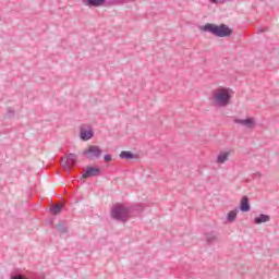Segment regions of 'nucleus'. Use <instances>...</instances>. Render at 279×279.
Wrapping results in <instances>:
<instances>
[{
  "mask_svg": "<svg viewBox=\"0 0 279 279\" xmlns=\"http://www.w3.org/2000/svg\"><path fill=\"white\" fill-rule=\"evenodd\" d=\"M233 123H236L238 125H242V128H247V130H251V128H254V119L252 118L234 119Z\"/></svg>",
  "mask_w": 279,
  "mask_h": 279,
  "instance_id": "7",
  "label": "nucleus"
},
{
  "mask_svg": "<svg viewBox=\"0 0 279 279\" xmlns=\"http://www.w3.org/2000/svg\"><path fill=\"white\" fill-rule=\"evenodd\" d=\"M275 49H278V48H272V51H274Z\"/></svg>",
  "mask_w": 279,
  "mask_h": 279,
  "instance_id": "22",
  "label": "nucleus"
},
{
  "mask_svg": "<svg viewBox=\"0 0 279 279\" xmlns=\"http://www.w3.org/2000/svg\"><path fill=\"white\" fill-rule=\"evenodd\" d=\"M228 158H230V153L229 151H222L218 155L216 162L218 165H223L228 160Z\"/></svg>",
  "mask_w": 279,
  "mask_h": 279,
  "instance_id": "12",
  "label": "nucleus"
},
{
  "mask_svg": "<svg viewBox=\"0 0 279 279\" xmlns=\"http://www.w3.org/2000/svg\"><path fill=\"white\" fill-rule=\"evenodd\" d=\"M101 154H104V150L97 145H90L83 151V156H85L87 160H99Z\"/></svg>",
  "mask_w": 279,
  "mask_h": 279,
  "instance_id": "4",
  "label": "nucleus"
},
{
  "mask_svg": "<svg viewBox=\"0 0 279 279\" xmlns=\"http://www.w3.org/2000/svg\"><path fill=\"white\" fill-rule=\"evenodd\" d=\"M130 215V208L124 205H116L111 209V217L116 221H122L125 223L128 221V216Z\"/></svg>",
  "mask_w": 279,
  "mask_h": 279,
  "instance_id": "3",
  "label": "nucleus"
},
{
  "mask_svg": "<svg viewBox=\"0 0 279 279\" xmlns=\"http://www.w3.org/2000/svg\"><path fill=\"white\" fill-rule=\"evenodd\" d=\"M66 160L63 159L61 161V165L65 169V171H69V169H73V167H75V165H77V155L70 153L66 155Z\"/></svg>",
  "mask_w": 279,
  "mask_h": 279,
  "instance_id": "5",
  "label": "nucleus"
},
{
  "mask_svg": "<svg viewBox=\"0 0 279 279\" xmlns=\"http://www.w3.org/2000/svg\"><path fill=\"white\" fill-rule=\"evenodd\" d=\"M98 175H101V169L88 166L82 178L87 180V178H98Z\"/></svg>",
  "mask_w": 279,
  "mask_h": 279,
  "instance_id": "6",
  "label": "nucleus"
},
{
  "mask_svg": "<svg viewBox=\"0 0 279 279\" xmlns=\"http://www.w3.org/2000/svg\"><path fill=\"white\" fill-rule=\"evenodd\" d=\"M271 218L269 215L260 214L259 216L255 217L254 223L256 226H260V223H267Z\"/></svg>",
  "mask_w": 279,
  "mask_h": 279,
  "instance_id": "11",
  "label": "nucleus"
},
{
  "mask_svg": "<svg viewBox=\"0 0 279 279\" xmlns=\"http://www.w3.org/2000/svg\"><path fill=\"white\" fill-rule=\"evenodd\" d=\"M104 3H106V0H83V4L87 8H100Z\"/></svg>",
  "mask_w": 279,
  "mask_h": 279,
  "instance_id": "9",
  "label": "nucleus"
},
{
  "mask_svg": "<svg viewBox=\"0 0 279 279\" xmlns=\"http://www.w3.org/2000/svg\"><path fill=\"white\" fill-rule=\"evenodd\" d=\"M236 215H239V209L229 211L227 215V221H229V223H233V221H236Z\"/></svg>",
  "mask_w": 279,
  "mask_h": 279,
  "instance_id": "14",
  "label": "nucleus"
},
{
  "mask_svg": "<svg viewBox=\"0 0 279 279\" xmlns=\"http://www.w3.org/2000/svg\"><path fill=\"white\" fill-rule=\"evenodd\" d=\"M240 210L241 213H250L251 210V207H250V198L247 196H244L242 199H241V203H240Z\"/></svg>",
  "mask_w": 279,
  "mask_h": 279,
  "instance_id": "10",
  "label": "nucleus"
},
{
  "mask_svg": "<svg viewBox=\"0 0 279 279\" xmlns=\"http://www.w3.org/2000/svg\"><path fill=\"white\" fill-rule=\"evenodd\" d=\"M201 29L202 32L213 34V36H217L218 38H229V36L232 34V28H229V26L226 24L216 25L207 23L202 26Z\"/></svg>",
  "mask_w": 279,
  "mask_h": 279,
  "instance_id": "1",
  "label": "nucleus"
},
{
  "mask_svg": "<svg viewBox=\"0 0 279 279\" xmlns=\"http://www.w3.org/2000/svg\"><path fill=\"white\" fill-rule=\"evenodd\" d=\"M56 229L58 230V232L60 234H66L68 230H66V227L64 226V223L62 222H59L57 226H56Z\"/></svg>",
  "mask_w": 279,
  "mask_h": 279,
  "instance_id": "17",
  "label": "nucleus"
},
{
  "mask_svg": "<svg viewBox=\"0 0 279 279\" xmlns=\"http://www.w3.org/2000/svg\"><path fill=\"white\" fill-rule=\"evenodd\" d=\"M62 208H63V205H60V204L54 205V206H52V207L50 208V213H51L52 215H60V213H62Z\"/></svg>",
  "mask_w": 279,
  "mask_h": 279,
  "instance_id": "16",
  "label": "nucleus"
},
{
  "mask_svg": "<svg viewBox=\"0 0 279 279\" xmlns=\"http://www.w3.org/2000/svg\"><path fill=\"white\" fill-rule=\"evenodd\" d=\"M104 160H105L106 162H110V160H112V156H111V155H105V156H104Z\"/></svg>",
  "mask_w": 279,
  "mask_h": 279,
  "instance_id": "18",
  "label": "nucleus"
},
{
  "mask_svg": "<svg viewBox=\"0 0 279 279\" xmlns=\"http://www.w3.org/2000/svg\"><path fill=\"white\" fill-rule=\"evenodd\" d=\"M8 117H9V119L12 118V117H14V110L9 109V110H8Z\"/></svg>",
  "mask_w": 279,
  "mask_h": 279,
  "instance_id": "19",
  "label": "nucleus"
},
{
  "mask_svg": "<svg viewBox=\"0 0 279 279\" xmlns=\"http://www.w3.org/2000/svg\"><path fill=\"white\" fill-rule=\"evenodd\" d=\"M93 136H95V133L93 132V130H84L81 129L80 131V138L81 141H90V138H93Z\"/></svg>",
  "mask_w": 279,
  "mask_h": 279,
  "instance_id": "8",
  "label": "nucleus"
},
{
  "mask_svg": "<svg viewBox=\"0 0 279 279\" xmlns=\"http://www.w3.org/2000/svg\"><path fill=\"white\" fill-rule=\"evenodd\" d=\"M210 3H219L221 0H209Z\"/></svg>",
  "mask_w": 279,
  "mask_h": 279,
  "instance_id": "21",
  "label": "nucleus"
},
{
  "mask_svg": "<svg viewBox=\"0 0 279 279\" xmlns=\"http://www.w3.org/2000/svg\"><path fill=\"white\" fill-rule=\"evenodd\" d=\"M257 32H258V34H263V32H267V29L266 28H258Z\"/></svg>",
  "mask_w": 279,
  "mask_h": 279,
  "instance_id": "20",
  "label": "nucleus"
},
{
  "mask_svg": "<svg viewBox=\"0 0 279 279\" xmlns=\"http://www.w3.org/2000/svg\"><path fill=\"white\" fill-rule=\"evenodd\" d=\"M230 99H232V96L229 88H219L211 96L213 106L216 108L230 106Z\"/></svg>",
  "mask_w": 279,
  "mask_h": 279,
  "instance_id": "2",
  "label": "nucleus"
},
{
  "mask_svg": "<svg viewBox=\"0 0 279 279\" xmlns=\"http://www.w3.org/2000/svg\"><path fill=\"white\" fill-rule=\"evenodd\" d=\"M120 158L124 160H132V158H134V154H132V151L123 150L120 154Z\"/></svg>",
  "mask_w": 279,
  "mask_h": 279,
  "instance_id": "15",
  "label": "nucleus"
},
{
  "mask_svg": "<svg viewBox=\"0 0 279 279\" xmlns=\"http://www.w3.org/2000/svg\"><path fill=\"white\" fill-rule=\"evenodd\" d=\"M205 238H206V242L209 245H213V243H217L218 241V234L216 232L206 233Z\"/></svg>",
  "mask_w": 279,
  "mask_h": 279,
  "instance_id": "13",
  "label": "nucleus"
}]
</instances>
